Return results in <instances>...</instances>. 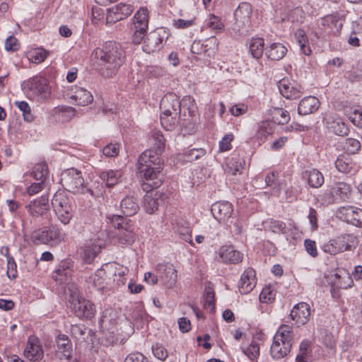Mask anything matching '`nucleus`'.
<instances>
[{
	"instance_id": "obj_37",
	"label": "nucleus",
	"mask_w": 362,
	"mask_h": 362,
	"mask_svg": "<svg viewBox=\"0 0 362 362\" xmlns=\"http://www.w3.org/2000/svg\"><path fill=\"white\" fill-rule=\"evenodd\" d=\"M291 346L290 344L273 339V343L270 348L271 355L274 358H284L290 352Z\"/></svg>"
},
{
	"instance_id": "obj_26",
	"label": "nucleus",
	"mask_w": 362,
	"mask_h": 362,
	"mask_svg": "<svg viewBox=\"0 0 362 362\" xmlns=\"http://www.w3.org/2000/svg\"><path fill=\"white\" fill-rule=\"evenodd\" d=\"M68 95L72 100V103L78 105L86 106L93 100L91 93L81 87H75L74 90H72Z\"/></svg>"
},
{
	"instance_id": "obj_32",
	"label": "nucleus",
	"mask_w": 362,
	"mask_h": 362,
	"mask_svg": "<svg viewBox=\"0 0 362 362\" xmlns=\"http://www.w3.org/2000/svg\"><path fill=\"white\" fill-rule=\"evenodd\" d=\"M287 52V47L279 42L272 43L265 49V54L271 60H280L283 59Z\"/></svg>"
},
{
	"instance_id": "obj_53",
	"label": "nucleus",
	"mask_w": 362,
	"mask_h": 362,
	"mask_svg": "<svg viewBox=\"0 0 362 362\" xmlns=\"http://www.w3.org/2000/svg\"><path fill=\"white\" fill-rule=\"evenodd\" d=\"M120 150V145L117 142H111L107 144L103 148V153L106 157H115L117 156Z\"/></svg>"
},
{
	"instance_id": "obj_23",
	"label": "nucleus",
	"mask_w": 362,
	"mask_h": 362,
	"mask_svg": "<svg viewBox=\"0 0 362 362\" xmlns=\"http://www.w3.org/2000/svg\"><path fill=\"white\" fill-rule=\"evenodd\" d=\"M256 285L255 271L247 268L242 274L238 284L239 291L243 294L251 292Z\"/></svg>"
},
{
	"instance_id": "obj_2",
	"label": "nucleus",
	"mask_w": 362,
	"mask_h": 362,
	"mask_svg": "<svg viewBox=\"0 0 362 362\" xmlns=\"http://www.w3.org/2000/svg\"><path fill=\"white\" fill-rule=\"evenodd\" d=\"M95 54L100 61V65L106 70V76H111L121 66L124 59V52L115 42H109L101 49H97Z\"/></svg>"
},
{
	"instance_id": "obj_30",
	"label": "nucleus",
	"mask_w": 362,
	"mask_h": 362,
	"mask_svg": "<svg viewBox=\"0 0 362 362\" xmlns=\"http://www.w3.org/2000/svg\"><path fill=\"white\" fill-rule=\"evenodd\" d=\"M320 102L314 96H308L303 98L298 107V112L300 115H306L313 113L318 109Z\"/></svg>"
},
{
	"instance_id": "obj_55",
	"label": "nucleus",
	"mask_w": 362,
	"mask_h": 362,
	"mask_svg": "<svg viewBox=\"0 0 362 362\" xmlns=\"http://www.w3.org/2000/svg\"><path fill=\"white\" fill-rule=\"evenodd\" d=\"M15 105L23 112L25 120L32 121L33 115L28 103L25 101H15Z\"/></svg>"
},
{
	"instance_id": "obj_50",
	"label": "nucleus",
	"mask_w": 362,
	"mask_h": 362,
	"mask_svg": "<svg viewBox=\"0 0 362 362\" xmlns=\"http://www.w3.org/2000/svg\"><path fill=\"white\" fill-rule=\"evenodd\" d=\"M243 352L250 360L257 361L260 354L259 344L252 341L247 347L243 349Z\"/></svg>"
},
{
	"instance_id": "obj_1",
	"label": "nucleus",
	"mask_w": 362,
	"mask_h": 362,
	"mask_svg": "<svg viewBox=\"0 0 362 362\" xmlns=\"http://www.w3.org/2000/svg\"><path fill=\"white\" fill-rule=\"evenodd\" d=\"M163 161L161 157L151 151H144L137 160V172L144 191L150 192L160 187L163 182Z\"/></svg>"
},
{
	"instance_id": "obj_28",
	"label": "nucleus",
	"mask_w": 362,
	"mask_h": 362,
	"mask_svg": "<svg viewBox=\"0 0 362 362\" xmlns=\"http://www.w3.org/2000/svg\"><path fill=\"white\" fill-rule=\"evenodd\" d=\"M325 119L328 128L336 135L344 136L348 134L349 129L340 117L327 115Z\"/></svg>"
},
{
	"instance_id": "obj_22",
	"label": "nucleus",
	"mask_w": 362,
	"mask_h": 362,
	"mask_svg": "<svg viewBox=\"0 0 362 362\" xmlns=\"http://www.w3.org/2000/svg\"><path fill=\"white\" fill-rule=\"evenodd\" d=\"M160 114L177 112L180 114L181 104L177 96L173 93L165 95L160 101Z\"/></svg>"
},
{
	"instance_id": "obj_48",
	"label": "nucleus",
	"mask_w": 362,
	"mask_h": 362,
	"mask_svg": "<svg viewBox=\"0 0 362 362\" xmlns=\"http://www.w3.org/2000/svg\"><path fill=\"white\" fill-rule=\"evenodd\" d=\"M48 172L47 165L45 163H40L35 165L32 174L36 180L44 182L48 175Z\"/></svg>"
},
{
	"instance_id": "obj_4",
	"label": "nucleus",
	"mask_w": 362,
	"mask_h": 362,
	"mask_svg": "<svg viewBox=\"0 0 362 362\" xmlns=\"http://www.w3.org/2000/svg\"><path fill=\"white\" fill-rule=\"evenodd\" d=\"M356 238L350 234H344L329 240L322 246V250L334 255L344 251L352 250L357 246Z\"/></svg>"
},
{
	"instance_id": "obj_12",
	"label": "nucleus",
	"mask_w": 362,
	"mask_h": 362,
	"mask_svg": "<svg viewBox=\"0 0 362 362\" xmlns=\"http://www.w3.org/2000/svg\"><path fill=\"white\" fill-rule=\"evenodd\" d=\"M112 223L115 228L119 230L117 234L119 242L121 244L131 245L134 242V233L131 226L124 223V220L119 216L112 217Z\"/></svg>"
},
{
	"instance_id": "obj_43",
	"label": "nucleus",
	"mask_w": 362,
	"mask_h": 362,
	"mask_svg": "<svg viewBox=\"0 0 362 362\" xmlns=\"http://www.w3.org/2000/svg\"><path fill=\"white\" fill-rule=\"evenodd\" d=\"M121 209L123 214L127 216H131L137 213L139 206L133 197L127 196L121 202Z\"/></svg>"
},
{
	"instance_id": "obj_46",
	"label": "nucleus",
	"mask_w": 362,
	"mask_h": 362,
	"mask_svg": "<svg viewBox=\"0 0 362 362\" xmlns=\"http://www.w3.org/2000/svg\"><path fill=\"white\" fill-rule=\"evenodd\" d=\"M54 211L71 206L69 198L63 191L57 192L52 201Z\"/></svg>"
},
{
	"instance_id": "obj_64",
	"label": "nucleus",
	"mask_w": 362,
	"mask_h": 362,
	"mask_svg": "<svg viewBox=\"0 0 362 362\" xmlns=\"http://www.w3.org/2000/svg\"><path fill=\"white\" fill-rule=\"evenodd\" d=\"M247 105L245 104H236L233 105L229 110L232 115L239 117L245 114L247 112Z\"/></svg>"
},
{
	"instance_id": "obj_33",
	"label": "nucleus",
	"mask_w": 362,
	"mask_h": 362,
	"mask_svg": "<svg viewBox=\"0 0 362 362\" xmlns=\"http://www.w3.org/2000/svg\"><path fill=\"white\" fill-rule=\"evenodd\" d=\"M107 265L109 268L107 272L110 273L112 278L115 279L116 284L118 286L124 284V279L122 277L127 274L129 269L117 262L107 263Z\"/></svg>"
},
{
	"instance_id": "obj_40",
	"label": "nucleus",
	"mask_w": 362,
	"mask_h": 362,
	"mask_svg": "<svg viewBox=\"0 0 362 362\" xmlns=\"http://www.w3.org/2000/svg\"><path fill=\"white\" fill-rule=\"evenodd\" d=\"M292 327L288 325H281L274 336L273 339L284 341L292 346L293 334Z\"/></svg>"
},
{
	"instance_id": "obj_42",
	"label": "nucleus",
	"mask_w": 362,
	"mask_h": 362,
	"mask_svg": "<svg viewBox=\"0 0 362 362\" xmlns=\"http://www.w3.org/2000/svg\"><path fill=\"white\" fill-rule=\"evenodd\" d=\"M248 47L250 54L255 59H259L264 49V41L262 37H252L248 42Z\"/></svg>"
},
{
	"instance_id": "obj_24",
	"label": "nucleus",
	"mask_w": 362,
	"mask_h": 362,
	"mask_svg": "<svg viewBox=\"0 0 362 362\" xmlns=\"http://www.w3.org/2000/svg\"><path fill=\"white\" fill-rule=\"evenodd\" d=\"M291 319L296 324L303 325L306 324L310 316V305L305 303H300L296 305L291 312Z\"/></svg>"
},
{
	"instance_id": "obj_62",
	"label": "nucleus",
	"mask_w": 362,
	"mask_h": 362,
	"mask_svg": "<svg viewBox=\"0 0 362 362\" xmlns=\"http://www.w3.org/2000/svg\"><path fill=\"white\" fill-rule=\"evenodd\" d=\"M349 120L354 125L362 128V112L358 110H354L349 115Z\"/></svg>"
},
{
	"instance_id": "obj_6",
	"label": "nucleus",
	"mask_w": 362,
	"mask_h": 362,
	"mask_svg": "<svg viewBox=\"0 0 362 362\" xmlns=\"http://www.w3.org/2000/svg\"><path fill=\"white\" fill-rule=\"evenodd\" d=\"M64 233L55 226H51L42 231L35 232L33 235L35 241L43 244L58 245L64 241Z\"/></svg>"
},
{
	"instance_id": "obj_11",
	"label": "nucleus",
	"mask_w": 362,
	"mask_h": 362,
	"mask_svg": "<svg viewBox=\"0 0 362 362\" xmlns=\"http://www.w3.org/2000/svg\"><path fill=\"white\" fill-rule=\"evenodd\" d=\"M25 207L29 216L33 218L42 217L49 210V197L43 194L30 201Z\"/></svg>"
},
{
	"instance_id": "obj_10",
	"label": "nucleus",
	"mask_w": 362,
	"mask_h": 362,
	"mask_svg": "<svg viewBox=\"0 0 362 362\" xmlns=\"http://www.w3.org/2000/svg\"><path fill=\"white\" fill-rule=\"evenodd\" d=\"M134 11L133 6L127 3H119L107 10L106 24H113L125 19L130 16Z\"/></svg>"
},
{
	"instance_id": "obj_52",
	"label": "nucleus",
	"mask_w": 362,
	"mask_h": 362,
	"mask_svg": "<svg viewBox=\"0 0 362 362\" xmlns=\"http://www.w3.org/2000/svg\"><path fill=\"white\" fill-rule=\"evenodd\" d=\"M259 300L263 303H269L274 300L275 293L270 286H267L263 288L259 296Z\"/></svg>"
},
{
	"instance_id": "obj_16",
	"label": "nucleus",
	"mask_w": 362,
	"mask_h": 362,
	"mask_svg": "<svg viewBox=\"0 0 362 362\" xmlns=\"http://www.w3.org/2000/svg\"><path fill=\"white\" fill-rule=\"evenodd\" d=\"M278 88L280 93L287 99H296L302 93L300 86L296 81L289 78L280 80Z\"/></svg>"
},
{
	"instance_id": "obj_15",
	"label": "nucleus",
	"mask_w": 362,
	"mask_h": 362,
	"mask_svg": "<svg viewBox=\"0 0 362 362\" xmlns=\"http://www.w3.org/2000/svg\"><path fill=\"white\" fill-rule=\"evenodd\" d=\"M211 211L216 220L226 223L233 213V206L229 202L219 201L212 204Z\"/></svg>"
},
{
	"instance_id": "obj_54",
	"label": "nucleus",
	"mask_w": 362,
	"mask_h": 362,
	"mask_svg": "<svg viewBox=\"0 0 362 362\" xmlns=\"http://www.w3.org/2000/svg\"><path fill=\"white\" fill-rule=\"evenodd\" d=\"M177 231L184 240L191 245H194L192 240V230L188 225L179 226Z\"/></svg>"
},
{
	"instance_id": "obj_63",
	"label": "nucleus",
	"mask_w": 362,
	"mask_h": 362,
	"mask_svg": "<svg viewBox=\"0 0 362 362\" xmlns=\"http://www.w3.org/2000/svg\"><path fill=\"white\" fill-rule=\"evenodd\" d=\"M20 48L18 40L13 36H9L5 41V49L7 51H16Z\"/></svg>"
},
{
	"instance_id": "obj_44",
	"label": "nucleus",
	"mask_w": 362,
	"mask_h": 362,
	"mask_svg": "<svg viewBox=\"0 0 362 362\" xmlns=\"http://www.w3.org/2000/svg\"><path fill=\"white\" fill-rule=\"evenodd\" d=\"M272 121L277 124H287L290 120V115L287 110L283 108L274 107L270 110Z\"/></svg>"
},
{
	"instance_id": "obj_56",
	"label": "nucleus",
	"mask_w": 362,
	"mask_h": 362,
	"mask_svg": "<svg viewBox=\"0 0 362 362\" xmlns=\"http://www.w3.org/2000/svg\"><path fill=\"white\" fill-rule=\"evenodd\" d=\"M361 148L360 141L354 138H348L346 140L345 144L344 146V149H345L349 153H355L358 152Z\"/></svg>"
},
{
	"instance_id": "obj_14",
	"label": "nucleus",
	"mask_w": 362,
	"mask_h": 362,
	"mask_svg": "<svg viewBox=\"0 0 362 362\" xmlns=\"http://www.w3.org/2000/svg\"><path fill=\"white\" fill-rule=\"evenodd\" d=\"M23 355L30 361H38L42 359L44 351L40 339L35 336H30L25 347Z\"/></svg>"
},
{
	"instance_id": "obj_29",
	"label": "nucleus",
	"mask_w": 362,
	"mask_h": 362,
	"mask_svg": "<svg viewBox=\"0 0 362 362\" xmlns=\"http://www.w3.org/2000/svg\"><path fill=\"white\" fill-rule=\"evenodd\" d=\"M163 195V194L159 191L147 192L144 198V208L146 213L153 214L158 209V200Z\"/></svg>"
},
{
	"instance_id": "obj_51",
	"label": "nucleus",
	"mask_w": 362,
	"mask_h": 362,
	"mask_svg": "<svg viewBox=\"0 0 362 362\" xmlns=\"http://www.w3.org/2000/svg\"><path fill=\"white\" fill-rule=\"evenodd\" d=\"M207 27L216 33L221 32L224 28V24L221 18L211 14L208 18Z\"/></svg>"
},
{
	"instance_id": "obj_41",
	"label": "nucleus",
	"mask_w": 362,
	"mask_h": 362,
	"mask_svg": "<svg viewBox=\"0 0 362 362\" xmlns=\"http://www.w3.org/2000/svg\"><path fill=\"white\" fill-rule=\"evenodd\" d=\"M354 165L351 157L347 153L340 154L335 161V167L337 170L344 173L351 172Z\"/></svg>"
},
{
	"instance_id": "obj_31",
	"label": "nucleus",
	"mask_w": 362,
	"mask_h": 362,
	"mask_svg": "<svg viewBox=\"0 0 362 362\" xmlns=\"http://www.w3.org/2000/svg\"><path fill=\"white\" fill-rule=\"evenodd\" d=\"M165 147V139L163 135L159 131L152 133L151 139V148L145 151H151L153 154H156L161 157Z\"/></svg>"
},
{
	"instance_id": "obj_38",
	"label": "nucleus",
	"mask_w": 362,
	"mask_h": 362,
	"mask_svg": "<svg viewBox=\"0 0 362 362\" xmlns=\"http://www.w3.org/2000/svg\"><path fill=\"white\" fill-rule=\"evenodd\" d=\"M28 88L37 95L49 93V87L47 79L44 78H34L28 83Z\"/></svg>"
},
{
	"instance_id": "obj_45",
	"label": "nucleus",
	"mask_w": 362,
	"mask_h": 362,
	"mask_svg": "<svg viewBox=\"0 0 362 362\" xmlns=\"http://www.w3.org/2000/svg\"><path fill=\"white\" fill-rule=\"evenodd\" d=\"M306 177L308 185L313 188H318L324 183V176L317 169L307 171Z\"/></svg>"
},
{
	"instance_id": "obj_61",
	"label": "nucleus",
	"mask_w": 362,
	"mask_h": 362,
	"mask_svg": "<svg viewBox=\"0 0 362 362\" xmlns=\"http://www.w3.org/2000/svg\"><path fill=\"white\" fill-rule=\"evenodd\" d=\"M233 140L232 134H226L219 141V149L221 151H229L231 148V142Z\"/></svg>"
},
{
	"instance_id": "obj_58",
	"label": "nucleus",
	"mask_w": 362,
	"mask_h": 362,
	"mask_svg": "<svg viewBox=\"0 0 362 362\" xmlns=\"http://www.w3.org/2000/svg\"><path fill=\"white\" fill-rule=\"evenodd\" d=\"M104 11L98 6H94L92 9L91 21L94 25H98L103 22Z\"/></svg>"
},
{
	"instance_id": "obj_34",
	"label": "nucleus",
	"mask_w": 362,
	"mask_h": 362,
	"mask_svg": "<svg viewBox=\"0 0 362 362\" xmlns=\"http://www.w3.org/2000/svg\"><path fill=\"white\" fill-rule=\"evenodd\" d=\"M342 23L343 19L337 15H328L322 18V25L334 34L340 33Z\"/></svg>"
},
{
	"instance_id": "obj_60",
	"label": "nucleus",
	"mask_w": 362,
	"mask_h": 362,
	"mask_svg": "<svg viewBox=\"0 0 362 362\" xmlns=\"http://www.w3.org/2000/svg\"><path fill=\"white\" fill-rule=\"evenodd\" d=\"M269 226L270 229L276 233H286V226L285 223L282 221L277 220H270L269 221Z\"/></svg>"
},
{
	"instance_id": "obj_3",
	"label": "nucleus",
	"mask_w": 362,
	"mask_h": 362,
	"mask_svg": "<svg viewBox=\"0 0 362 362\" xmlns=\"http://www.w3.org/2000/svg\"><path fill=\"white\" fill-rule=\"evenodd\" d=\"M132 40L136 45H139L144 40L149 21V11L146 7H141L132 18Z\"/></svg>"
},
{
	"instance_id": "obj_47",
	"label": "nucleus",
	"mask_w": 362,
	"mask_h": 362,
	"mask_svg": "<svg viewBox=\"0 0 362 362\" xmlns=\"http://www.w3.org/2000/svg\"><path fill=\"white\" fill-rule=\"evenodd\" d=\"M48 55L49 52L47 50L37 47L28 52V58L33 63L40 64L43 62Z\"/></svg>"
},
{
	"instance_id": "obj_25",
	"label": "nucleus",
	"mask_w": 362,
	"mask_h": 362,
	"mask_svg": "<svg viewBox=\"0 0 362 362\" xmlns=\"http://www.w3.org/2000/svg\"><path fill=\"white\" fill-rule=\"evenodd\" d=\"M252 9L250 4L241 3L235 11V18L238 27L243 28L249 25Z\"/></svg>"
},
{
	"instance_id": "obj_20",
	"label": "nucleus",
	"mask_w": 362,
	"mask_h": 362,
	"mask_svg": "<svg viewBox=\"0 0 362 362\" xmlns=\"http://www.w3.org/2000/svg\"><path fill=\"white\" fill-rule=\"evenodd\" d=\"M351 192V188L349 185L344 182H338L329 188L326 195L332 201L344 200L349 197Z\"/></svg>"
},
{
	"instance_id": "obj_57",
	"label": "nucleus",
	"mask_w": 362,
	"mask_h": 362,
	"mask_svg": "<svg viewBox=\"0 0 362 362\" xmlns=\"http://www.w3.org/2000/svg\"><path fill=\"white\" fill-rule=\"evenodd\" d=\"M205 155V151L203 148H192L185 153L187 161L192 162L199 159Z\"/></svg>"
},
{
	"instance_id": "obj_18",
	"label": "nucleus",
	"mask_w": 362,
	"mask_h": 362,
	"mask_svg": "<svg viewBox=\"0 0 362 362\" xmlns=\"http://www.w3.org/2000/svg\"><path fill=\"white\" fill-rule=\"evenodd\" d=\"M165 37H167L165 31L162 29H158L151 33L145 40L144 50L146 52L152 53L160 49Z\"/></svg>"
},
{
	"instance_id": "obj_13",
	"label": "nucleus",
	"mask_w": 362,
	"mask_h": 362,
	"mask_svg": "<svg viewBox=\"0 0 362 362\" xmlns=\"http://www.w3.org/2000/svg\"><path fill=\"white\" fill-rule=\"evenodd\" d=\"M107 264L102 266L98 269L93 276V286L100 291L110 289L112 284L115 282V279L112 278L110 272Z\"/></svg>"
},
{
	"instance_id": "obj_5",
	"label": "nucleus",
	"mask_w": 362,
	"mask_h": 362,
	"mask_svg": "<svg viewBox=\"0 0 362 362\" xmlns=\"http://www.w3.org/2000/svg\"><path fill=\"white\" fill-rule=\"evenodd\" d=\"M61 184L69 192L80 193L84 188V179L81 171L75 168H69L62 173Z\"/></svg>"
},
{
	"instance_id": "obj_36",
	"label": "nucleus",
	"mask_w": 362,
	"mask_h": 362,
	"mask_svg": "<svg viewBox=\"0 0 362 362\" xmlns=\"http://www.w3.org/2000/svg\"><path fill=\"white\" fill-rule=\"evenodd\" d=\"M122 173L120 170H107L100 174V178L107 187L116 185L120 181Z\"/></svg>"
},
{
	"instance_id": "obj_9",
	"label": "nucleus",
	"mask_w": 362,
	"mask_h": 362,
	"mask_svg": "<svg viewBox=\"0 0 362 362\" xmlns=\"http://www.w3.org/2000/svg\"><path fill=\"white\" fill-rule=\"evenodd\" d=\"M218 47V39L214 36H211L204 40H194L191 46V52L198 55L211 57L217 51Z\"/></svg>"
},
{
	"instance_id": "obj_7",
	"label": "nucleus",
	"mask_w": 362,
	"mask_h": 362,
	"mask_svg": "<svg viewBox=\"0 0 362 362\" xmlns=\"http://www.w3.org/2000/svg\"><path fill=\"white\" fill-rule=\"evenodd\" d=\"M70 308L80 318L91 317L95 313V306L92 302L74 295L71 296Z\"/></svg>"
},
{
	"instance_id": "obj_21",
	"label": "nucleus",
	"mask_w": 362,
	"mask_h": 362,
	"mask_svg": "<svg viewBox=\"0 0 362 362\" xmlns=\"http://www.w3.org/2000/svg\"><path fill=\"white\" fill-rule=\"evenodd\" d=\"M57 349L55 351L56 357L59 360L74 359L71 357L72 345L67 337L59 335L56 339Z\"/></svg>"
},
{
	"instance_id": "obj_27",
	"label": "nucleus",
	"mask_w": 362,
	"mask_h": 362,
	"mask_svg": "<svg viewBox=\"0 0 362 362\" xmlns=\"http://www.w3.org/2000/svg\"><path fill=\"white\" fill-rule=\"evenodd\" d=\"M339 212L347 223L356 226L362 227L361 209L351 206L341 208Z\"/></svg>"
},
{
	"instance_id": "obj_17",
	"label": "nucleus",
	"mask_w": 362,
	"mask_h": 362,
	"mask_svg": "<svg viewBox=\"0 0 362 362\" xmlns=\"http://www.w3.org/2000/svg\"><path fill=\"white\" fill-rule=\"evenodd\" d=\"M217 260L225 264H238L243 260V255L232 245H223L216 252Z\"/></svg>"
},
{
	"instance_id": "obj_35",
	"label": "nucleus",
	"mask_w": 362,
	"mask_h": 362,
	"mask_svg": "<svg viewBox=\"0 0 362 362\" xmlns=\"http://www.w3.org/2000/svg\"><path fill=\"white\" fill-rule=\"evenodd\" d=\"M353 279L349 272L344 269H338L334 274V284L340 288H348L353 285Z\"/></svg>"
},
{
	"instance_id": "obj_39",
	"label": "nucleus",
	"mask_w": 362,
	"mask_h": 362,
	"mask_svg": "<svg viewBox=\"0 0 362 362\" xmlns=\"http://www.w3.org/2000/svg\"><path fill=\"white\" fill-rule=\"evenodd\" d=\"M160 124L166 130L171 131L175 129L180 123V114L173 112L170 114H160Z\"/></svg>"
},
{
	"instance_id": "obj_8",
	"label": "nucleus",
	"mask_w": 362,
	"mask_h": 362,
	"mask_svg": "<svg viewBox=\"0 0 362 362\" xmlns=\"http://www.w3.org/2000/svg\"><path fill=\"white\" fill-rule=\"evenodd\" d=\"M156 271L159 274L160 281L167 288L170 289L176 286L178 271L173 264H158L156 267Z\"/></svg>"
},
{
	"instance_id": "obj_49",
	"label": "nucleus",
	"mask_w": 362,
	"mask_h": 362,
	"mask_svg": "<svg viewBox=\"0 0 362 362\" xmlns=\"http://www.w3.org/2000/svg\"><path fill=\"white\" fill-rule=\"evenodd\" d=\"M54 212L59 221L64 225L68 224L73 216V209L71 206L58 209L54 211Z\"/></svg>"
},
{
	"instance_id": "obj_19",
	"label": "nucleus",
	"mask_w": 362,
	"mask_h": 362,
	"mask_svg": "<svg viewBox=\"0 0 362 362\" xmlns=\"http://www.w3.org/2000/svg\"><path fill=\"white\" fill-rule=\"evenodd\" d=\"M101 249L100 245L90 240L86 242L78 250L80 258L86 264L93 262Z\"/></svg>"
},
{
	"instance_id": "obj_59",
	"label": "nucleus",
	"mask_w": 362,
	"mask_h": 362,
	"mask_svg": "<svg viewBox=\"0 0 362 362\" xmlns=\"http://www.w3.org/2000/svg\"><path fill=\"white\" fill-rule=\"evenodd\" d=\"M152 351L154 356L161 361H164L168 355L166 349L158 344H156L152 346Z\"/></svg>"
}]
</instances>
